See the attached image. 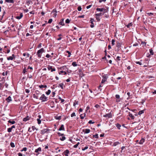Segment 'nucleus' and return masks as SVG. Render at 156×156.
<instances>
[{
	"label": "nucleus",
	"mask_w": 156,
	"mask_h": 156,
	"mask_svg": "<svg viewBox=\"0 0 156 156\" xmlns=\"http://www.w3.org/2000/svg\"><path fill=\"white\" fill-rule=\"evenodd\" d=\"M44 51V48H42L38 50L37 52V55L38 57L39 58L41 57V55L42 53Z\"/></svg>",
	"instance_id": "f257e3e1"
},
{
	"label": "nucleus",
	"mask_w": 156,
	"mask_h": 156,
	"mask_svg": "<svg viewBox=\"0 0 156 156\" xmlns=\"http://www.w3.org/2000/svg\"><path fill=\"white\" fill-rule=\"evenodd\" d=\"M39 99L41 100L42 102H45L48 100L47 98L45 96L44 94H42Z\"/></svg>",
	"instance_id": "f03ea898"
},
{
	"label": "nucleus",
	"mask_w": 156,
	"mask_h": 156,
	"mask_svg": "<svg viewBox=\"0 0 156 156\" xmlns=\"http://www.w3.org/2000/svg\"><path fill=\"white\" fill-rule=\"evenodd\" d=\"M50 130L48 129H42L41 130V134L43 135L45 133H48L49 132V131Z\"/></svg>",
	"instance_id": "7ed1b4c3"
},
{
	"label": "nucleus",
	"mask_w": 156,
	"mask_h": 156,
	"mask_svg": "<svg viewBox=\"0 0 156 156\" xmlns=\"http://www.w3.org/2000/svg\"><path fill=\"white\" fill-rule=\"evenodd\" d=\"M102 79L101 81V83H104L105 82H106L107 81L108 77L107 76L105 75H104L102 76Z\"/></svg>",
	"instance_id": "20e7f679"
},
{
	"label": "nucleus",
	"mask_w": 156,
	"mask_h": 156,
	"mask_svg": "<svg viewBox=\"0 0 156 156\" xmlns=\"http://www.w3.org/2000/svg\"><path fill=\"white\" fill-rule=\"evenodd\" d=\"M103 117H107L108 118H111L112 115L111 112L103 115Z\"/></svg>",
	"instance_id": "39448f33"
},
{
	"label": "nucleus",
	"mask_w": 156,
	"mask_h": 156,
	"mask_svg": "<svg viewBox=\"0 0 156 156\" xmlns=\"http://www.w3.org/2000/svg\"><path fill=\"white\" fill-rule=\"evenodd\" d=\"M48 69L49 70H51V72L54 71L55 70V68H53L52 66H48Z\"/></svg>",
	"instance_id": "423d86ee"
},
{
	"label": "nucleus",
	"mask_w": 156,
	"mask_h": 156,
	"mask_svg": "<svg viewBox=\"0 0 156 156\" xmlns=\"http://www.w3.org/2000/svg\"><path fill=\"white\" fill-rule=\"evenodd\" d=\"M63 21L64 19H61L60 20V22L58 23V24L62 26H64L65 25V24L64 23Z\"/></svg>",
	"instance_id": "0eeeda50"
},
{
	"label": "nucleus",
	"mask_w": 156,
	"mask_h": 156,
	"mask_svg": "<svg viewBox=\"0 0 156 156\" xmlns=\"http://www.w3.org/2000/svg\"><path fill=\"white\" fill-rule=\"evenodd\" d=\"M69 153V150L68 149H66L63 153V154H64L65 155V156H68V154Z\"/></svg>",
	"instance_id": "6e6552de"
},
{
	"label": "nucleus",
	"mask_w": 156,
	"mask_h": 156,
	"mask_svg": "<svg viewBox=\"0 0 156 156\" xmlns=\"http://www.w3.org/2000/svg\"><path fill=\"white\" fill-rule=\"evenodd\" d=\"M83 132L86 133H88L90 132V130L89 129H83Z\"/></svg>",
	"instance_id": "1a4fd4ad"
},
{
	"label": "nucleus",
	"mask_w": 156,
	"mask_h": 156,
	"mask_svg": "<svg viewBox=\"0 0 156 156\" xmlns=\"http://www.w3.org/2000/svg\"><path fill=\"white\" fill-rule=\"evenodd\" d=\"M65 128L64 127V126L63 124H62L61 125L60 127L58 129V130L61 131V130H64Z\"/></svg>",
	"instance_id": "9d476101"
},
{
	"label": "nucleus",
	"mask_w": 156,
	"mask_h": 156,
	"mask_svg": "<svg viewBox=\"0 0 156 156\" xmlns=\"http://www.w3.org/2000/svg\"><path fill=\"white\" fill-rule=\"evenodd\" d=\"M12 100L11 99V98L10 96H9L8 98L6 99V101L8 102H9Z\"/></svg>",
	"instance_id": "9b49d317"
},
{
	"label": "nucleus",
	"mask_w": 156,
	"mask_h": 156,
	"mask_svg": "<svg viewBox=\"0 0 156 156\" xmlns=\"http://www.w3.org/2000/svg\"><path fill=\"white\" fill-rule=\"evenodd\" d=\"M23 16V14L22 13H21L20 14V16H17L16 17V18L17 19L20 20L21 19L22 17Z\"/></svg>",
	"instance_id": "f8f14e48"
},
{
	"label": "nucleus",
	"mask_w": 156,
	"mask_h": 156,
	"mask_svg": "<svg viewBox=\"0 0 156 156\" xmlns=\"http://www.w3.org/2000/svg\"><path fill=\"white\" fill-rule=\"evenodd\" d=\"M30 119V117H29V116H27V117H25L23 119V121L26 122Z\"/></svg>",
	"instance_id": "ddd939ff"
},
{
	"label": "nucleus",
	"mask_w": 156,
	"mask_h": 156,
	"mask_svg": "<svg viewBox=\"0 0 156 156\" xmlns=\"http://www.w3.org/2000/svg\"><path fill=\"white\" fill-rule=\"evenodd\" d=\"M8 122L9 123H10L12 124H14L15 123V121L13 120H9L8 121Z\"/></svg>",
	"instance_id": "4468645a"
},
{
	"label": "nucleus",
	"mask_w": 156,
	"mask_h": 156,
	"mask_svg": "<svg viewBox=\"0 0 156 156\" xmlns=\"http://www.w3.org/2000/svg\"><path fill=\"white\" fill-rule=\"evenodd\" d=\"M41 147H39L37 149L35 150V152L36 153H38L39 151H41Z\"/></svg>",
	"instance_id": "2eb2a0df"
},
{
	"label": "nucleus",
	"mask_w": 156,
	"mask_h": 156,
	"mask_svg": "<svg viewBox=\"0 0 156 156\" xmlns=\"http://www.w3.org/2000/svg\"><path fill=\"white\" fill-rule=\"evenodd\" d=\"M5 2H6L13 3H14V0H5Z\"/></svg>",
	"instance_id": "dca6fc26"
},
{
	"label": "nucleus",
	"mask_w": 156,
	"mask_h": 156,
	"mask_svg": "<svg viewBox=\"0 0 156 156\" xmlns=\"http://www.w3.org/2000/svg\"><path fill=\"white\" fill-rule=\"evenodd\" d=\"M120 143L118 142V141H116L115 142H114L113 144H112V146H115L116 145H118L119 144H120Z\"/></svg>",
	"instance_id": "f3484780"
},
{
	"label": "nucleus",
	"mask_w": 156,
	"mask_h": 156,
	"mask_svg": "<svg viewBox=\"0 0 156 156\" xmlns=\"http://www.w3.org/2000/svg\"><path fill=\"white\" fill-rule=\"evenodd\" d=\"M129 116L132 119H134L135 117L132 114L129 112Z\"/></svg>",
	"instance_id": "a211bd4d"
},
{
	"label": "nucleus",
	"mask_w": 156,
	"mask_h": 156,
	"mask_svg": "<svg viewBox=\"0 0 156 156\" xmlns=\"http://www.w3.org/2000/svg\"><path fill=\"white\" fill-rule=\"evenodd\" d=\"M104 10V8H97L96 9V10L97 11H99V12H102Z\"/></svg>",
	"instance_id": "6ab92c4d"
},
{
	"label": "nucleus",
	"mask_w": 156,
	"mask_h": 156,
	"mask_svg": "<svg viewBox=\"0 0 156 156\" xmlns=\"http://www.w3.org/2000/svg\"><path fill=\"white\" fill-rule=\"evenodd\" d=\"M63 85H64V84L62 83H60L59 84L58 87H61V88L62 89H64V87H63Z\"/></svg>",
	"instance_id": "aec40b11"
},
{
	"label": "nucleus",
	"mask_w": 156,
	"mask_h": 156,
	"mask_svg": "<svg viewBox=\"0 0 156 156\" xmlns=\"http://www.w3.org/2000/svg\"><path fill=\"white\" fill-rule=\"evenodd\" d=\"M39 87L41 88H46L47 87V86L46 85H39Z\"/></svg>",
	"instance_id": "412c9836"
},
{
	"label": "nucleus",
	"mask_w": 156,
	"mask_h": 156,
	"mask_svg": "<svg viewBox=\"0 0 156 156\" xmlns=\"http://www.w3.org/2000/svg\"><path fill=\"white\" fill-rule=\"evenodd\" d=\"M133 25V24L132 23H129L128 25H126V26L128 28H129L130 27H132Z\"/></svg>",
	"instance_id": "4be33fe9"
},
{
	"label": "nucleus",
	"mask_w": 156,
	"mask_h": 156,
	"mask_svg": "<svg viewBox=\"0 0 156 156\" xmlns=\"http://www.w3.org/2000/svg\"><path fill=\"white\" fill-rule=\"evenodd\" d=\"M55 118L56 119L60 120L61 119V116H55Z\"/></svg>",
	"instance_id": "5701e85b"
},
{
	"label": "nucleus",
	"mask_w": 156,
	"mask_h": 156,
	"mask_svg": "<svg viewBox=\"0 0 156 156\" xmlns=\"http://www.w3.org/2000/svg\"><path fill=\"white\" fill-rule=\"evenodd\" d=\"M116 46L118 48H119L121 47V44L119 42L117 43L116 44Z\"/></svg>",
	"instance_id": "b1692460"
},
{
	"label": "nucleus",
	"mask_w": 156,
	"mask_h": 156,
	"mask_svg": "<svg viewBox=\"0 0 156 156\" xmlns=\"http://www.w3.org/2000/svg\"><path fill=\"white\" fill-rule=\"evenodd\" d=\"M66 139V138L64 136H62V137H60L59 139L62 141Z\"/></svg>",
	"instance_id": "393cba45"
},
{
	"label": "nucleus",
	"mask_w": 156,
	"mask_h": 156,
	"mask_svg": "<svg viewBox=\"0 0 156 156\" xmlns=\"http://www.w3.org/2000/svg\"><path fill=\"white\" fill-rule=\"evenodd\" d=\"M116 126L118 129H120V128L121 127L120 124L119 123H117L116 124Z\"/></svg>",
	"instance_id": "a878e982"
},
{
	"label": "nucleus",
	"mask_w": 156,
	"mask_h": 156,
	"mask_svg": "<svg viewBox=\"0 0 156 156\" xmlns=\"http://www.w3.org/2000/svg\"><path fill=\"white\" fill-rule=\"evenodd\" d=\"M149 52L150 53V55H154V52L152 48L149 49Z\"/></svg>",
	"instance_id": "bb28decb"
},
{
	"label": "nucleus",
	"mask_w": 156,
	"mask_h": 156,
	"mask_svg": "<svg viewBox=\"0 0 156 156\" xmlns=\"http://www.w3.org/2000/svg\"><path fill=\"white\" fill-rule=\"evenodd\" d=\"M144 110H142L140 111H139V112H138V114L139 115H140L141 114H142L144 113Z\"/></svg>",
	"instance_id": "cd10ccee"
},
{
	"label": "nucleus",
	"mask_w": 156,
	"mask_h": 156,
	"mask_svg": "<svg viewBox=\"0 0 156 156\" xmlns=\"http://www.w3.org/2000/svg\"><path fill=\"white\" fill-rule=\"evenodd\" d=\"M72 65L74 67H75L77 66V64H76V62H72Z\"/></svg>",
	"instance_id": "c85d7f7f"
},
{
	"label": "nucleus",
	"mask_w": 156,
	"mask_h": 156,
	"mask_svg": "<svg viewBox=\"0 0 156 156\" xmlns=\"http://www.w3.org/2000/svg\"><path fill=\"white\" fill-rule=\"evenodd\" d=\"M13 58L11 56H10L9 57H8L7 58V59L8 60H13Z\"/></svg>",
	"instance_id": "c756f323"
},
{
	"label": "nucleus",
	"mask_w": 156,
	"mask_h": 156,
	"mask_svg": "<svg viewBox=\"0 0 156 156\" xmlns=\"http://www.w3.org/2000/svg\"><path fill=\"white\" fill-rule=\"evenodd\" d=\"M93 136L94 138H95L96 139H98V134H96L95 135H93Z\"/></svg>",
	"instance_id": "7c9ffc66"
},
{
	"label": "nucleus",
	"mask_w": 156,
	"mask_h": 156,
	"mask_svg": "<svg viewBox=\"0 0 156 156\" xmlns=\"http://www.w3.org/2000/svg\"><path fill=\"white\" fill-rule=\"evenodd\" d=\"M104 83H101H101H100V85L98 87V89H99V90H100V91H101V88L102 87V86H103V84Z\"/></svg>",
	"instance_id": "2f4dec72"
},
{
	"label": "nucleus",
	"mask_w": 156,
	"mask_h": 156,
	"mask_svg": "<svg viewBox=\"0 0 156 156\" xmlns=\"http://www.w3.org/2000/svg\"><path fill=\"white\" fill-rule=\"evenodd\" d=\"M66 53H68V56L67 57H70L71 55V52L69 51H66Z\"/></svg>",
	"instance_id": "473e14b6"
},
{
	"label": "nucleus",
	"mask_w": 156,
	"mask_h": 156,
	"mask_svg": "<svg viewBox=\"0 0 156 156\" xmlns=\"http://www.w3.org/2000/svg\"><path fill=\"white\" fill-rule=\"evenodd\" d=\"M83 114H81L80 115V119H83L84 118V117L85 116H86V114L85 113H84V116H82L83 115Z\"/></svg>",
	"instance_id": "72a5a7b5"
},
{
	"label": "nucleus",
	"mask_w": 156,
	"mask_h": 156,
	"mask_svg": "<svg viewBox=\"0 0 156 156\" xmlns=\"http://www.w3.org/2000/svg\"><path fill=\"white\" fill-rule=\"evenodd\" d=\"M144 141V139H142L141 140L139 143V144H143V143Z\"/></svg>",
	"instance_id": "f704fd0d"
},
{
	"label": "nucleus",
	"mask_w": 156,
	"mask_h": 156,
	"mask_svg": "<svg viewBox=\"0 0 156 156\" xmlns=\"http://www.w3.org/2000/svg\"><path fill=\"white\" fill-rule=\"evenodd\" d=\"M10 145L12 147H15L14 144L13 142H11L10 144Z\"/></svg>",
	"instance_id": "c9c22d12"
},
{
	"label": "nucleus",
	"mask_w": 156,
	"mask_h": 156,
	"mask_svg": "<svg viewBox=\"0 0 156 156\" xmlns=\"http://www.w3.org/2000/svg\"><path fill=\"white\" fill-rule=\"evenodd\" d=\"M57 134L59 136H64V135L63 133H61L59 132H58Z\"/></svg>",
	"instance_id": "e433bc0d"
},
{
	"label": "nucleus",
	"mask_w": 156,
	"mask_h": 156,
	"mask_svg": "<svg viewBox=\"0 0 156 156\" xmlns=\"http://www.w3.org/2000/svg\"><path fill=\"white\" fill-rule=\"evenodd\" d=\"M95 16H101L102 13L101 12H100L98 13H96L95 14Z\"/></svg>",
	"instance_id": "4c0bfd02"
},
{
	"label": "nucleus",
	"mask_w": 156,
	"mask_h": 156,
	"mask_svg": "<svg viewBox=\"0 0 156 156\" xmlns=\"http://www.w3.org/2000/svg\"><path fill=\"white\" fill-rule=\"evenodd\" d=\"M78 101H75L73 102V106H75L76 105H77L78 104Z\"/></svg>",
	"instance_id": "58836bf2"
},
{
	"label": "nucleus",
	"mask_w": 156,
	"mask_h": 156,
	"mask_svg": "<svg viewBox=\"0 0 156 156\" xmlns=\"http://www.w3.org/2000/svg\"><path fill=\"white\" fill-rule=\"evenodd\" d=\"M33 97L34 98H35L36 99H38L39 98L38 96L37 95H36L35 94H33Z\"/></svg>",
	"instance_id": "ea45409f"
},
{
	"label": "nucleus",
	"mask_w": 156,
	"mask_h": 156,
	"mask_svg": "<svg viewBox=\"0 0 156 156\" xmlns=\"http://www.w3.org/2000/svg\"><path fill=\"white\" fill-rule=\"evenodd\" d=\"M146 14L148 15L149 16H151L154 15V13L152 12L146 13Z\"/></svg>",
	"instance_id": "a19ab883"
},
{
	"label": "nucleus",
	"mask_w": 156,
	"mask_h": 156,
	"mask_svg": "<svg viewBox=\"0 0 156 156\" xmlns=\"http://www.w3.org/2000/svg\"><path fill=\"white\" fill-rule=\"evenodd\" d=\"M51 91L50 90H48L46 92V94L47 95H49L51 93Z\"/></svg>",
	"instance_id": "79ce46f5"
},
{
	"label": "nucleus",
	"mask_w": 156,
	"mask_h": 156,
	"mask_svg": "<svg viewBox=\"0 0 156 156\" xmlns=\"http://www.w3.org/2000/svg\"><path fill=\"white\" fill-rule=\"evenodd\" d=\"M36 94L37 95L39 94H40V92L38 90H36L35 91Z\"/></svg>",
	"instance_id": "37998d69"
},
{
	"label": "nucleus",
	"mask_w": 156,
	"mask_h": 156,
	"mask_svg": "<svg viewBox=\"0 0 156 156\" xmlns=\"http://www.w3.org/2000/svg\"><path fill=\"white\" fill-rule=\"evenodd\" d=\"M37 123L38 124H40L41 123V120L39 119H37Z\"/></svg>",
	"instance_id": "c03bdc74"
},
{
	"label": "nucleus",
	"mask_w": 156,
	"mask_h": 156,
	"mask_svg": "<svg viewBox=\"0 0 156 156\" xmlns=\"http://www.w3.org/2000/svg\"><path fill=\"white\" fill-rule=\"evenodd\" d=\"M27 150V148L26 147H24L23 149L21 150V152L24 151H26Z\"/></svg>",
	"instance_id": "a18cd8bd"
},
{
	"label": "nucleus",
	"mask_w": 156,
	"mask_h": 156,
	"mask_svg": "<svg viewBox=\"0 0 156 156\" xmlns=\"http://www.w3.org/2000/svg\"><path fill=\"white\" fill-rule=\"evenodd\" d=\"M90 23L91 24L90 25V27L91 28H93L94 27L93 22L92 21L90 22Z\"/></svg>",
	"instance_id": "49530a36"
},
{
	"label": "nucleus",
	"mask_w": 156,
	"mask_h": 156,
	"mask_svg": "<svg viewBox=\"0 0 156 156\" xmlns=\"http://www.w3.org/2000/svg\"><path fill=\"white\" fill-rule=\"evenodd\" d=\"M27 72V71H26V67H25L23 71V73L24 74L25 73H26Z\"/></svg>",
	"instance_id": "de8ad7c7"
},
{
	"label": "nucleus",
	"mask_w": 156,
	"mask_h": 156,
	"mask_svg": "<svg viewBox=\"0 0 156 156\" xmlns=\"http://www.w3.org/2000/svg\"><path fill=\"white\" fill-rule=\"evenodd\" d=\"M88 147L87 146H86L84 148H82V150L83 151H85V150L88 149Z\"/></svg>",
	"instance_id": "09e8293b"
},
{
	"label": "nucleus",
	"mask_w": 156,
	"mask_h": 156,
	"mask_svg": "<svg viewBox=\"0 0 156 156\" xmlns=\"http://www.w3.org/2000/svg\"><path fill=\"white\" fill-rule=\"evenodd\" d=\"M127 94L129 96V98H127V99H128V98H129V99L132 98V97H130V92H127Z\"/></svg>",
	"instance_id": "8fccbe9b"
},
{
	"label": "nucleus",
	"mask_w": 156,
	"mask_h": 156,
	"mask_svg": "<svg viewBox=\"0 0 156 156\" xmlns=\"http://www.w3.org/2000/svg\"><path fill=\"white\" fill-rule=\"evenodd\" d=\"M76 114L75 113V112H73L71 115V116L72 117H73V116H76Z\"/></svg>",
	"instance_id": "3c124183"
},
{
	"label": "nucleus",
	"mask_w": 156,
	"mask_h": 156,
	"mask_svg": "<svg viewBox=\"0 0 156 156\" xmlns=\"http://www.w3.org/2000/svg\"><path fill=\"white\" fill-rule=\"evenodd\" d=\"M52 19H49V20L48 21V23H51V22L52 21Z\"/></svg>",
	"instance_id": "603ef678"
},
{
	"label": "nucleus",
	"mask_w": 156,
	"mask_h": 156,
	"mask_svg": "<svg viewBox=\"0 0 156 156\" xmlns=\"http://www.w3.org/2000/svg\"><path fill=\"white\" fill-rule=\"evenodd\" d=\"M12 129L11 128H9L8 129L7 131L8 132L10 133L11 132Z\"/></svg>",
	"instance_id": "864d4df0"
},
{
	"label": "nucleus",
	"mask_w": 156,
	"mask_h": 156,
	"mask_svg": "<svg viewBox=\"0 0 156 156\" xmlns=\"http://www.w3.org/2000/svg\"><path fill=\"white\" fill-rule=\"evenodd\" d=\"M141 44H142L144 45V46H146V42L144 41H142Z\"/></svg>",
	"instance_id": "5fc2aeb1"
},
{
	"label": "nucleus",
	"mask_w": 156,
	"mask_h": 156,
	"mask_svg": "<svg viewBox=\"0 0 156 156\" xmlns=\"http://www.w3.org/2000/svg\"><path fill=\"white\" fill-rule=\"evenodd\" d=\"M120 58H121V57H119V56H118L117 57H116V60H117V61H119L120 60Z\"/></svg>",
	"instance_id": "6e6d98bb"
},
{
	"label": "nucleus",
	"mask_w": 156,
	"mask_h": 156,
	"mask_svg": "<svg viewBox=\"0 0 156 156\" xmlns=\"http://www.w3.org/2000/svg\"><path fill=\"white\" fill-rule=\"evenodd\" d=\"M70 20L68 19H67L66 20V23H68L70 22Z\"/></svg>",
	"instance_id": "4d7b16f0"
},
{
	"label": "nucleus",
	"mask_w": 156,
	"mask_h": 156,
	"mask_svg": "<svg viewBox=\"0 0 156 156\" xmlns=\"http://www.w3.org/2000/svg\"><path fill=\"white\" fill-rule=\"evenodd\" d=\"M115 40L114 39H112V44L113 45L115 44Z\"/></svg>",
	"instance_id": "13d9d810"
},
{
	"label": "nucleus",
	"mask_w": 156,
	"mask_h": 156,
	"mask_svg": "<svg viewBox=\"0 0 156 156\" xmlns=\"http://www.w3.org/2000/svg\"><path fill=\"white\" fill-rule=\"evenodd\" d=\"M32 128L33 130L34 129H36L37 130H38V129H37L34 126H33Z\"/></svg>",
	"instance_id": "bf43d9fd"
},
{
	"label": "nucleus",
	"mask_w": 156,
	"mask_h": 156,
	"mask_svg": "<svg viewBox=\"0 0 156 156\" xmlns=\"http://www.w3.org/2000/svg\"><path fill=\"white\" fill-rule=\"evenodd\" d=\"M77 9L79 11H80L82 9V8L81 6H79L77 8Z\"/></svg>",
	"instance_id": "052dcab7"
},
{
	"label": "nucleus",
	"mask_w": 156,
	"mask_h": 156,
	"mask_svg": "<svg viewBox=\"0 0 156 156\" xmlns=\"http://www.w3.org/2000/svg\"><path fill=\"white\" fill-rule=\"evenodd\" d=\"M95 123L94 122H92V120H90L88 122L89 124H94Z\"/></svg>",
	"instance_id": "680f3d73"
},
{
	"label": "nucleus",
	"mask_w": 156,
	"mask_h": 156,
	"mask_svg": "<svg viewBox=\"0 0 156 156\" xmlns=\"http://www.w3.org/2000/svg\"><path fill=\"white\" fill-rule=\"evenodd\" d=\"M115 98L117 99H119L120 98V96L119 94H116L115 96Z\"/></svg>",
	"instance_id": "e2e57ef3"
},
{
	"label": "nucleus",
	"mask_w": 156,
	"mask_h": 156,
	"mask_svg": "<svg viewBox=\"0 0 156 156\" xmlns=\"http://www.w3.org/2000/svg\"><path fill=\"white\" fill-rule=\"evenodd\" d=\"M135 62L136 64H139L140 65H141L142 64V63L140 62L137 61V62Z\"/></svg>",
	"instance_id": "0e129e2a"
},
{
	"label": "nucleus",
	"mask_w": 156,
	"mask_h": 156,
	"mask_svg": "<svg viewBox=\"0 0 156 156\" xmlns=\"http://www.w3.org/2000/svg\"><path fill=\"white\" fill-rule=\"evenodd\" d=\"M25 91L27 93H29V92H30V90L29 89H25Z\"/></svg>",
	"instance_id": "69168bd1"
},
{
	"label": "nucleus",
	"mask_w": 156,
	"mask_h": 156,
	"mask_svg": "<svg viewBox=\"0 0 156 156\" xmlns=\"http://www.w3.org/2000/svg\"><path fill=\"white\" fill-rule=\"evenodd\" d=\"M103 11H104V12H103V13L102 14L103 15H104V14L105 13L107 12L108 10L107 9H104V10H103Z\"/></svg>",
	"instance_id": "338daca9"
},
{
	"label": "nucleus",
	"mask_w": 156,
	"mask_h": 156,
	"mask_svg": "<svg viewBox=\"0 0 156 156\" xmlns=\"http://www.w3.org/2000/svg\"><path fill=\"white\" fill-rule=\"evenodd\" d=\"M18 154V156H23V154L21 153H19Z\"/></svg>",
	"instance_id": "774afa93"
}]
</instances>
